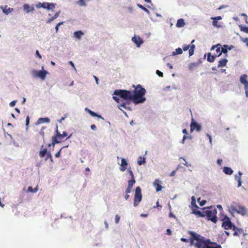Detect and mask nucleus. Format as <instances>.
<instances>
[{"label": "nucleus", "mask_w": 248, "mask_h": 248, "mask_svg": "<svg viewBox=\"0 0 248 248\" xmlns=\"http://www.w3.org/2000/svg\"><path fill=\"white\" fill-rule=\"evenodd\" d=\"M188 233L190 235V245L195 248H222V246L217 243L212 242L196 232L189 231Z\"/></svg>", "instance_id": "obj_1"}, {"label": "nucleus", "mask_w": 248, "mask_h": 248, "mask_svg": "<svg viewBox=\"0 0 248 248\" xmlns=\"http://www.w3.org/2000/svg\"><path fill=\"white\" fill-rule=\"evenodd\" d=\"M205 210L203 212L201 211H194V214L200 217H204L206 216L208 219L211 220L214 223H216L217 220V210L214 207H206L203 208Z\"/></svg>", "instance_id": "obj_2"}, {"label": "nucleus", "mask_w": 248, "mask_h": 248, "mask_svg": "<svg viewBox=\"0 0 248 248\" xmlns=\"http://www.w3.org/2000/svg\"><path fill=\"white\" fill-rule=\"evenodd\" d=\"M146 93L145 89L139 84L135 87L134 93L132 94L133 102L135 104L144 102L146 100L143 95Z\"/></svg>", "instance_id": "obj_3"}, {"label": "nucleus", "mask_w": 248, "mask_h": 248, "mask_svg": "<svg viewBox=\"0 0 248 248\" xmlns=\"http://www.w3.org/2000/svg\"><path fill=\"white\" fill-rule=\"evenodd\" d=\"M113 94L118 95L123 99L133 100L132 93L129 91L126 90H115Z\"/></svg>", "instance_id": "obj_4"}, {"label": "nucleus", "mask_w": 248, "mask_h": 248, "mask_svg": "<svg viewBox=\"0 0 248 248\" xmlns=\"http://www.w3.org/2000/svg\"><path fill=\"white\" fill-rule=\"evenodd\" d=\"M229 211L231 214L236 212L238 214H240L242 216H245L248 215V210L243 206L237 205V206H232L229 209Z\"/></svg>", "instance_id": "obj_5"}, {"label": "nucleus", "mask_w": 248, "mask_h": 248, "mask_svg": "<svg viewBox=\"0 0 248 248\" xmlns=\"http://www.w3.org/2000/svg\"><path fill=\"white\" fill-rule=\"evenodd\" d=\"M221 221L222 227L225 230L232 229L235 226V224L231 222L230 217L226 215L221 218Z\"/></svg>", "instance_id": "obj_6"}, {"label": "nucleus", "mask_w": 248, "mask_h": 248, "mask_svg": "<svg viewBox=\"0 0 248 248\" xmlns=\"http://www.w3.org/2000/svg\"><path fill=\"white\" fill-rule=\"evenodd\" d=\"M142 199L141 190L140 186H138L135 189V192L134 198V205L138 206Z\"/></svg>", "instance_id": "obj_7"}, {"label": "nucleus", "mask_w": 248, "mask_h": 248, "mask_svg": "<svg viewBox=\"0 0 248 248\" xmlns=\"http://www.w3.org/2000/svg\"><path fill=\"white\" fill-rule=\"evenodd\" d=\"M67 135V134L66 132H63L62 134H61L58 131V130L57 129L56 136H53L52 138V145L54 146L56 143H59L62 140V139L66 137Z\"/></svg>", "instance_id": "obj_8"}, {"label": "nucleus", "mask_w": 248, "mask_h": 248, "mask_svg": "<svg viewBox=\"0 0 248 248\" xmlns=\"http://www.w3.org/2000/svg\"><path fill=\"white\" fill-rule=\"evenodd\" d=\"M32 74L33 76L39 77L41 79L44 80L46 74H47V72L45 70H41L39 71L33 70L32 71Z\"/></svg>", "instance_id": "obj_9"}, {"label": "nucleus", "mask_w": 248, "mask_h": 248, "mask_svg": "<svg viewBox=\"0 0 248 248\" xmlns=\"http://www.w3.org/2000/svg\"><path fill=\"white\" fill-rule=\"evenodd\" d=\"M201 129V125L194 121V120L192 119V122L190 124V131L193 132L194 130H196L197 131H200Z\"/></svg>", "instance_id": "obj_10"}, {"label": "nucleus", "mask_w": 248, "mask_h": 248, "mask_svg": "<svg viewBox=\"0 0 248 248\" xmlns=\"http://www.w3.org/2000/svg\"><path fill=\"white\" fill-rule=\"evenodd\" d=\"M232 230L234 231L233 235L235 236H239L240 235H242L244 233V230L243 229L237 227L235 225L232 228Z\"/></svg>", "instance_id": "obj_11"}, {"label": "nucleus", "mask_w": 248, "mask_h": 248, "mask_svg": "<svg viewBox=\"0 0 248 248\" xmlns=\"http://www.w3.org/2000/svg\"><path fill=\"white\" fill-rule=\"evenodd\" d=\"M221 48V45L218 44L216 46H212L211 49L214 50V49H216V54H215L216 56L219 57L222 53Z\"/></svg>", "instance_id": "obj_12"}, {"label": "nucleus", "mask_w": 248, "mask_h": 248, "mask_svg": "<svg viewBox=\"0 0 248 248\" xmlns=\"http://www.w3.org/2000/svg\"><path fill=\"white\" fill-rule=\"evenodd\" d=\"M132 41L134 42L138 47H140V45L143 43L142 39L138 36H134L132 38Z\"/></svg>", "instance_id": "obj_13"}, {"label": "nucleus", "mask_w": 248, "mask_h": 248, "mask_svg": "<svg viewBox=\"0 0 248 248\" xmlns=\"http://www.w3.org/2000/svg\"><path fill=\"white\" fill-rule=\"evenodd\" d=\"M191 207L192 210V213L194 214V212L195 211H199L197 210V209L199 208L198 206L196 204V201H195V199L194 196H192L191 198Z\"/></svg>", "instance_id": "obj_14"}, {"label": "nucleus", "mask_w": 248, "mask_h": 248, "mask_svg": "<svg viewBox=\"0 0 248 248\" xmlns=\"http://www.w3.org/2000/svg\"><path fill=\"white\" fill-rule=\"evenodd\" d=\"M153 185L155 188L156 191H160L162 189L161 186V181L158 179H156L153 183Z\"/></svg>", "instance_id": "obj_15"}, {"label": "nucleus", "mask_w": 248, "mask_h": 248, "mask_svg": "<svg viewBox=\"0 0 248 248\" xmlns=\"http://www.w3.org/2000/svg\"><path fill=\"white\" fill-rule=\"evenodd\" d=\"M43 4H46L43 5L44 7H43V8L46 9L47 10H52L53 8H55V6L56 5V4L53 3H48L46 2H44Z\"/></svg>", "instance_id": "obj_16"}, {"label": "nucleus", "mask_w": 248, "mask_h": 248, "mask_svg": "<svg viewBox=\"0 0 248 248\" xmlns=\"http://www.w3.org/2000/svg\"><path fill=\"white\" fill-rule=\"evenodd\" d=\"M248 76L247 75H243L241 76L240 78V81L241 82L244 84V87L248 88V81L247 79V78Z\"/></svg>", "instance_id": "obj_17"}, {"label": "nucleus", "mask_w": 248, "mask_h": 248, "mask_svg": "<svg viewBox=\"0 0 248 248\" xmlns=\"http://www.w3.org/2000/svg\"><path fill=\"white\" fill-rule=\"evenodd\" d=\"M23 10L26 13H29L31 11H33L34 8L33 7H31L28 4H25L23 5Z\"/></svg>", "instance_id": "obj_18"}, {"label": "nucleus", "mask_w": 248, "mask_h": 248, "mask_svg": "<svg viewBox=\"0 0 248 248\" xmlns=\"http://www.w3.org/2000/svg\"><path fill=\"white\" fill-rule=\"evenodd\" d=\"M127 163L125 158H122L121 161L120 170L122 171H124L126 169Z\"/></svg>", "instance_id": "obj_19"}, {"label": "nucleus", "mask_w": 248, "mask_h": 248, "mask_svg": "<svg viewBox=\"0 0 248 248\" xmlns=\"http://www.w3.org/2000/svg\"><path fill=\"white\" fill-rule=\"evenodd\" d=\"M85 110L86 112L88 113L90 115H91L92 117H96L97 118H101L102 119H103L102 117L100 115H98L95 112L93 111L92 110L89 109V108H85Z\"/></svg>", "instance_id": "obj_20"}, {"label": "nucleus", "mask_w": 248, "mask_h": 248, "mask_svg": "<svg viewBox=\"0 0 248 248\" xmlns=\"http://www.w3.org/2000/svg\"><path fill=\"white\" fill-rule=\"evenodd\" d=\"M228 62V61L226 58L220 60L218 62L217 67L219 68L225 66Z\"/></svg>", "instance_id": "obj_21"}, {"label": "nucleus", "mask_w": 248, "mask_h": 248, "mask_svg": "<svg viewBox=\"0 0 248 248\" xmlns=\"http://www.w3.org/2000/svg\"><path fill=\"white\" fill-rule=\"evenodd\" d=\"M186 23L185 20L183 18H180L177 20L176 26L177 27L180 28L183 27L185 25Z\"/></svg>", "instance_id": "obj_22"}, {"label": "nucleus", "mask_w": 248, "mask_h": 248, "mask_svg": "<svg viewBox=\"0 0 248 248\" xmlns=\"http://www.w3.org/2000/svg\"><path fill=\"white\" fill-rule=\"evenodd\" d=\"M223 172L227 175H231L233 172V170L231 168L224 167L223 170Z\"/></svg>", "instance_id": "obj_23"}, {"label": "nucleus", "mask_w": 248, "mask_h": 248, "mask_svg": "<svg viewBox=\"0 0 248 248\" xmlns=\"http://www.w3.org/2000/svg\"><path fill=\"white\" fill-rule=\"evenodd\" d=\"M217 57L216 55H212L211 53L209 52L207 53V60L210 62H213Z\"/></svg>", "instance_id": "obj_24"}, {"label": "nucleus", "mask_w": 248, "mask_h": 248, "mask_svg": "<svg viewBox=\"0 0 248 248\" xmlns=\"http://www.w3.org/2000/svg\"><path fill=\"white\" fill-rule=\"evenodd\" d=\"M50 123V119L47 117L45 118H40L38 120L37 123L43 124V123Z\"/></svg>", "instance_id": "obj_25"}, {"label": "nucleus", "mask_w": 248, "mask_h": 248, "mask_svg": "<svg viewBox=\"0 0 248 248\" xmlns=\"http://www.w3.org/2000/svg\"><path fill=\"white\" fill-rule=\"evenodd\" d=\"M232 47H233L232 46H229L227 45H224V46H221V49L222 53H227L228 50H231Z\"/></svg>", "instance_id": "obj_26"}, {"label": "nucleus", "mask_w": 248, "mask_h": 248, "mask_svg": "<svg viewBox=\"0 0 248 248\" xmlns=\"http://www.w3.org/2000/svg\"><path fill=\"white\" fill-rule=\"evenodd\" d=\"M182 133L184 134L185 135L184 136L183 139H182V143H184L186 139L187 138H189V137L187 136L186 135L187 134V132L186 129H184L182 130ZM189 138L191 139V138L189 137Z\"/></svg>", "instance_id": "obj_27"}, {"label": "nucleus", "mask_w": 248, "mask_h": 248, "mask_svg": "<svg viewBox=\"0 0 248 248\" xmlns=\"http://www.w3.org/2000/svg\"><path fill=\"white\" fill-rule=\"evenodd\" d=\"M194 42V40H192V41H191V44H193ZM195 47V46L194 45L192 44L191 45H190V48L189 50V54L190 56H192L193 54Z\"/></svg>", "instance_id": "obj_28"}, {"label": "nucleus", "mask_w": 248, "mask_h": 248, "mask_svg": "<svg viewBox=\"0 0 248 248\" xmlns=\"http://www.w3.org/2000/svg\"><path fill=\"white\" fill-rule=\"evenodd\" d=\"M137 5L138 7L140 8L141 10L145 11L147 14H148V15L150 14V11L147 9L145 8L143 6H142V5H141L140 4H139V3H137Z\"/></svg>", "instance_id": "obj_29"}, {"label": "nucleus", "mask_w": 248, "mask_h": 248, "mask_svg": "<svg viewBox=\"0 0 248 248\" xmlns=\"http://www.w3.org/2000/svg\"><path fill=\"white\" fill-rule=\"evenodd\" d=\"M198 63H196V62L191 63L189 65V70L192 71L193 69H194L196 67H197L198 66Z\"/></svg>", "instance_id": "obj_30"}, {"label": "nucleus", "mask_w": 248, "mask_h": 248, "mask_svg": "<svg viewBox=\"0 0 248 248\" xmlns=\"http://www.w3.org/2000/svg\"><path fill=\"white\" fill-rule=\"evenodd\" d=\"M38 190V187H36L34 188H33L31 186H29L28 188V192H31V193H35L36 192H37Z\"/></svg>", "instance_id": "obj_31"}, {"label": "nucleus", "mask_w": 248, "mask_h": 248, "mask_svg": "<svg viewBox=\"0 0 248 248\" xmlns=\"http://www.w3.org/2000/svg\"><path fill=\"white\" fill-rule=\"evenodd\" d=\"M239 175H242V173L241 172H238ZM241 176H235V178H236V180L238 181V186H241Z\"/></svg>", "instance_id": "obj_32"}, {"label": "nucleus", "mask_w": 248, "mask_h": 248, "mask_svg": "<svg viewBox=\"0 0 248 248\" xmlns=\"http://www.w3.org/2000/svg\"><path fill=\"white\" fill-rule=\"evenodd\" d=\"M135 182V178H132V180H129L128 181V187L133 188Z\"/></svg>", "instance_id": "obj_33"}, {"label": "nucleus", "mask_w": 248, "mask_h": 248, "mask_svg": "<svg viewBox=\"0 0 248 248\" xmlns=\"http://www.w3.org/2000/svg\"><path fill=\"white\" fill-rule=\"evenodd\" d=\"M47 152V150L44 148L41 150L39 152V156L40 157H44Z\"/></svg>", "instance_id": "obj_34"}, {"label": "nucleus", "mask_w": 248, "mask_h": 248, "mask_svg": "<svg viewBox=\"0 0 248 248\" xmlns=\"http://www.w3.org/2000/svg\"><path fill=\"white\" fill-rule=\"evenodd\" d=\"M182 53V50L180 47H178L177 49H175V51L172 52L173 55H175L177 54H181Z\"/></svg>", "instance_id": "obj_35"}, {"label": "nucleus", "mask_w": 248, "mask_h": 248, "mask_svg": "<svg viewBox=\"0 0 248 248\" xmlns=\"http://www.w3.org/2000/svg\"><path fill=\"white\" fill-rule=\"evenodd\" d=\"M74 34L76 38L79 39L84 34V33L83 32H75Z\"/></svg>", "instance_id": "obj_36"}, {"label": "nucleus", "mask_w": 248, "mask_h": 248, "mask_svg": "<svg viewBox=\"0 0 248 248\" xmlns=\"http://www.w3.org/2000/svg\"><path fill=\"white\" fill-rule=\"evenodd\" d=\"M13 10V8H8V9H6V8L5 9H3V12L5 15H7L9 13H10Z\"/></svg>", "instance_id": "obj_37"}, {"label": "nucleus", "mask_w": 248, "mask_h": 248, "mask_svg": "<svg viewBox=\"0 0 248 248\" xmlns=\"http://www.w3.org/2000/svg\"><path fill=\"white\" fill-rule=\"evenodd\" d=\"M77 3L81 6H85L86 5L85 0H78Z\"/></svg>", "instance_id": "obj_38"}, {"label": "nucleus", "mask_w": 248, "mask_h": 248, "mask_svg": "<svg viewBox=\"0 0 248 248\" xmlns=\"http://www.w3.org/2000/svg\"><path fill=\"white\" fill-rule=\"evenodd\" d=\"M145 162V158H142L141 156L139 158V160H138V164H139V165H142L143 163H144Z\"/></svg>", "instance_id": "obj_39"}, {"label": "nucleus", "mask_w": 248, "mask_h": 248, "mask_svg": "<svg viewBox=\"0 0 248 248\" xmlns=\"http://www.w3.org/2000/svg\"><path fill=\"white\" fill-rule=\"evenodd\" d=\"M211 19L213 20L212 24L214 27H218L217 23L218 21L217 20H215L214 17H211Z\"/></svg>", "instance_id": "obj_40"}, {"label": "nucleus", "mask_w": 248, "mask_h": 248, "mask_svg": "<svg viewBox=\"0 0 248 248\" xmlns=\"http://www.w3.org/2000/svg\"><path fill=\"white\" fill-rule=\"evenodd\" d=\"M189 48H190V45H184L183 46H182V48H183V50L185 51H187L188 49L189 50Z\"/></svg>", "instance_id": "obj_41"}, {"label": "nucleus", "mask_w": 248, "mask_h": 248, "mask_svg": "<svg viewBox=\"0 0 248 248\" xmlns=\"http://www.w3.org/2000/svg\"><path fill=\"white\" fill-rule=\"evenodd\" d=\"M198 200V202H199L200 205H201V206L204 205V204L206 203V201L204 200H202L201 202H200V198H199Z\"/></svg>", "instance_id": "obj_42"}, {"label": "nucleus", "mask_w": 248, "mask_h": 248, "mask_svg": "<svg viewBox=\"0 0 248 248\" xmlns=\"http://www.w3.org/2000/svg\"><path fill=\"white\" fill-rule=\"evenodd\" d=\"M45 4H43V3H41V2H39L38 4H37L36 5V7L37 8H43L44 7V5Z\"/></svg>", "instance_id": "obj_43"}, {"label": "nucleus", "mask_w": 248, "mask_h": 248, "mask_svg": "<svg viewBox=\"0 0 248 248\" xmlns=\"http://www.w3.org/2000/svg\"><path fill=\"white\" fill-rule=\"evenodd\" d=\"M63 22H60L59 23H58L56 27H55V30H56V31H58V30H59V27H60V26H61V25L63 24Z\"/></svg>", "instance_id": "obj_44"}, {"label": "nucleus", "mask_w": 248, "mask_h": 248, "mask_svg": "<svg viewBox=\"0 0 248 248\" xmlns=\"http://www.w3.org/2000/svg\"><path fill=\"white\" fill-rule=\"evenodd\" d=\"M242 41L246 44V46L248 47V38H243Z\"/></svg>", "instance_id": "obj_45"}, {"label": "nucleus", "mask_w": 248, "mask_h": 248, "mask_svg": "<svg viewBox=\"0 0 248 248\" xmlns=\"http://www.w3.org/2000/svg\"><path fill=\"white\" fill-rule=\"evenodd\" d=\"M60 13V11H59L58 12L56 13L54 16L52 17V20H54L56 18H57L58 16H59V14Z\"/></svg>", "instance_id": "obj_46"}, {"label": "nucleus", "mask_w": 248, "mask_h": 248, "mask_svg": "<svg viewBox=\"0 0 248 248\" xmlns=\"http://www.w3.org/2000/svg\"><path fill=\"white\" fill-rule=\"evenodd\" d=\"M120 217L119 215H116L115 216V223H117L119 222V221H120Z\"/></svg>", "instance_id": "obj_47"}, {"label": "nucleus", "mask_w": 248, "mask_h": 248, "mask_svg": "<svg viewBox=\"0 0 248 248\" xmlns=\"http://www.w3.org/2000/svg\"><path fill=\"white\" fill-rule=\"evenodd\" d=\"M156 74H157V75L158 76H159V77H162L163 76V73L162 72H161L160 71H159V70H156Z\"/></svg>", "instance_id": "obj_48"}, {"label": "nucleus", "mask_w": 248, "mask_h": 248, "mask_svg": "<svg viewBox=\"0 0 248 248\" xmlns=\"http://www.w3.org/2000/svg\"><path fill=\"white\" fill-rule=\"evenodd\" d=\"M241 31H248V27H245V29L242 25L239 26Z\"/></svg>", "instance_id": "obj_49"}, {"label": "nucleus", "mask_w": 248, "mask_h": 248, "mask_svg": "<svg viewBox=\"0 0 248 248\" xmlns=\"http://www.w3.org/2000/svg\"><path fill=\"white\" fill-rule=\"evenodd\" d=\"M120 107H123V108H124L125 109H127V108L126 107V104L125 103H122V104H120V106H119V108H120Z\"/></svg>", "instance_id": "obj_50"}, {"label": "nucleus", "mask_w": 248, "mask_h": 248, "mask_svg": "<svg viewBox=\"0 0 248 248\" xmlns=\"http://www.w3.org/2000/svg\"><path fill=\"white\" fill-rule=\"evenodd\" d=\"M67 117V114H65L63 117H61V118L59 120V123H61L62 121H63L65 118Z\"/></svg>", "instance_id": "obj_51"}, {"label": "nucleus", "mask_w": 248, "mask_h": 248, "mask_svg": "<svg viewBox=\"0 0 248 248\" xmlns=\"http://www.w3.org/2000/svg\"><path fill=\"white\" fill-rule=\"evenodd\" d=\"M132 189V188L127 186V187L126 189V193L127 194H128L129 193H130Z\"/></svg>", "instance_id": "obj_52"}, {"label": "nucleus", "mask_w": 248, "mask_h": 248, "mask_svg": "<svg viewBox=\"0 0 248 248\" xmlns=\"http://www.w3.org/2000/svg\"><path fill=\"white\" fill-rule=\"evenodd\" d=\"M128 172H129V173L131 177H132V178H134V175L132 170H129Z\"/></svg>", "instance_id": "obj_53"}, {"label": "nucleus", "mask_w": 248, "mask_h": 248, "mask_svg": "<svg viewBox=\"0 0 248 248\" xmlns=\"http://www.w3.org/2000/svg\"><path fill=\"white\" fill-rule=\"evenodd\" d=\"M16 100H13L9 104V106L11 107H14L16 105Z\"/></svg>", "instance_id": "obj_54"}, {"label": "nucleus", "mask_w": 248, "mask_h": 248, "mask_svg": "<svg viewBox=\"0 0 248 248\" xmlns=\"http://www.w3.org/2000/svg\"><path fill=\"white\" fill-rule=\"evenodd\" d=\"M206 136L208 137L209 139V141H210V143L211 144V145H212V137L211 136V135L209 134H206Z\"/></svg>", "instance_id": "obj_55"}, {"label": "nucleus", "mask_w": 248, "mask_h": 248, "mask_svg": "<svg viewBox=\"0 0 248 248\" xmlns=\"http://www.w3.org/2000/svg\"><path fill=\"white\" fill-rule=\"evenodd\" d=\"M62 149V148L61 149H60L59 152H58L57 153H56V154H55L56 157L58 158L60 157L61 151Z\"/></svg>", "instance_id": "obj_56"}, {"label": "nucleus", "mask_w": 248, "mask_h": 248, "mask_svg": "<svg viewBox=\"0 0 248 248\" xmlns=\"http://www.w3.org/2000/svg\"><path fill=\"white\" fill-rule=\"evenodd\" d=\"M47 158L50 159L51 161L53 162V159H52V155H51L50 153H48L47 154Z\"/></svg>", "instance_id": "obj_57"}, {"label": "nucleus", "mask_w": 248, "mask_h": 248, "mask_svg": "<svg viewBox=\"0 0 248 248\" xmlns=\"http://www.w3.org/2000/svg\"><path fill=\"white\" fill-rule=\"evenodd\" d=\"M45 129V127H43V128H41V131L40 132V134L41 135L44 136V130Z\"/></svg>", "instance_id": "obj_58"}, {"label": "nucleus", "mask_w": 248, "mask_h": 248, "mask_svg": "<svg viewBox=\"0 0 248 248\" xmlns=\"http://www.w3.org/2000/svg\"><path fill=\"white\" fill-rule=\"evenodd\" d=\"M113 99L117 103L120 102V99H119L117 96H113Z\"/></svg>", "instance_id": "obj_59"}, {"label": "nucleus", "mask_w": 248, "mask_h": 248, "mask_svg": "<svg viewBox=\"0 0 248 248\" xmlns=\"http://www.w3.org/2000/svg\"><path fill=\"white\" fill-rule=\"evenodd\" d=\"M222 161H223L222 159L218 158L217 160V164H218L219 165H221L222 164Z\"/></svg>", "instance_id": "obj_60"}, {"label": "nucleus", "mask_w": 248, "mask_h": 248, "mask_svg": "<svg viewBox=\"0 0 248 248\" xmlns=\"http://www.w3.org/2000/svg\"><path fill=\"white\" fill-rule=\"evenodd\" d=\"M29 123V117L28 116H27L26 119V125L27 126H28Z\"/></svg>", "instance_id": "obj_61"}, {"label": "nucleus", "mask_w": 248, "mask_h": 248, "mask_svg": "<svg viewBox=\"0 0 248 248\" xmlns=\"http://www.w3.org/2000/svg\"><path fill=\"white\" fill-rule=\"evenodd\" d=\"M127 9L128 11H129V12H130V13H132L133 11V9L132 7H127Z\"/></svg>", "instance_id": "obj_62"}, {"label": "nucleus", "mask_w": 248, "mask_h": 248, "mask_svg": "<svg viewBox=\"0 0 248 248\" xmlns=\"http://www.w3.org/2000/svg\"><path fill=\"white\" fill-rule=\"evenodd\" d=\"M36 55L38 57L39 59H41V56L38 50L36 51Z\"/></svg>", "instance_id": "obj_63"}, {"label": "nucleus", "mask_w": 248, "mask_h": 248, "mask_svg": "<svg viewBox=\"0 0 248 248\" xmlns=\"http://www.w3.org/2000/svg\"><path fill=\"white\" fill-rule=\"evenodd\" d=\"M245 90V93H246V97H248V87H244Z\"/></svg>", "instance_id": "obj_64"}]
</instances>
